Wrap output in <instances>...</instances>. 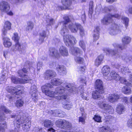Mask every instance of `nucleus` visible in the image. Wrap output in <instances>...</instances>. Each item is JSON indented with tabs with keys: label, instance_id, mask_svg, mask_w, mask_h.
<instances>
[{
	"label": "nucleus",
	"instance_id": "f257e3e1",
	"mask_svg": "<svg viewBox=\"0 0 132 132\" xmlns=\"http://www.w3.org/2000/svg\"><path fill=\"white\" fill-rule=\"evenodd\" d=\"M47 87L52 88V86L50 84H48L46 85L43 86L42 87L43 92L47 96L50 97H55L57 100L63 99L66 101L68 100V98L66 96L61 95L62 93L66 90H68L70 93H75L78 91V89L76 87L74 84L67 83L64 84L63 86L57 88L55 92L46 90Z\"/></svg>",
	"mask_w": 132,
	"mask_h": 132
},
{
	"label": "nucleus",
	"instance_id": "f03ea898",
	"mask_svg": "<svg viewBox=\"0 0 132 132\" xmlns=\"http://www.w3.org/2000/svg\"><path fill=\"white\" fill-rule=\"evenodd\" d=\"M63 19L65 21L60 22L64 25V27L61 29L60 33L63 36L64 41L65 45L68 46H70L76 43L77 40L73 36L67 35L69 31L67 29L66 26L65 25L70 21L69 17L68 16H65L63 17Z\"/></svg>",
	"mask_w": 132,
	"mask_h": 132
},
{
	"label": "nucleus",
	"instance_id": "7ed1b4c3",
	"mask_svg": "<svg viewBox=\"0 0 132 132\" xmlns=\"http://www.w3.org/2000/svg\"><path fill=\"white\" fill-rule=\"evenodd\" d=\"M24 123L22 127L23 130L26 131H29L31 126V122L29 120L28 117L22 112H20L16 120L14 121V127L15 131H18L20 127V125Z\"/></svg>",
	"mask_w": 132,
	"mask_h": 132
},
{
	"label": "nucleus",
	"instance_id": "20e7f679",
	"mask_svg": "<svg viewBox=\"0 0 132 132\" xmlns=\"http://www.w3.org/2000/svg\"><path fill=\"white\" fill-rule=\"evenodd\" d=\"M116 18L118 19L121 18V19L123 21V23L125 24L126 28H127L129 21L128 19L124 16H121L118 14H116L114 15L110 14L108 15L102 19L101 23L103 24L107 25L112 21H113L112 18Z\"/></svg>",
	"mask_w": 132,
	"mask_h": 132
},
{
	"label": "nucleus",
	"instance_id": "39448f33",
	"mask_svg": "<svg viewBox=\"0 0 132 132\" xmlns=\"http://www.w3.org/2000/svg\"><path fill=\"white\" fill-rule=\"evenodd\" d=\"M113 45L115 49L114 50L108 49L106 50V52L111 54L113 56H115L116 58L119 57V55L118 49L122 50L126 48V46L125 44L121 45L117 43H114Z\"/></svg>",
	"mask_w": 132,
	"mask_h": 132
},
{
	"label": "nucleus",
	"instance_id": "423d86ee",
	"mask_svg": "<svg viewBox=\"0 0 132 132\" xmlns=\"http://www.w3.org/2000/svg\"><path fill=\"white\" fill-rule=\"evenodd\" d=\"M71 53L75 56V61L79 64H82L84 61V59L80 57L77 56L79 54H81L82 53V51L80 50V49L77 47H72L70 49Z\"/></svg>",
	"mask_w": 132,
	"mask_h": 132
},
{
	"label": "nucleus",
	"instance_id": "0eeeda50",
	"mask_svg": "<svg viewBox=\"0 0 132 132\" xmlns=\"http://www.w3.org/2000/svg\"><path fill=\"white\" fill-rule=\"evenodd\" d=\"M30 67H32L31 63L29 61H27L24 65V67H25L26 68H23L22 69L18 71V74L19 76L21 77H24V78L26 79L28 77H28L27 75H26L25 73H27L28 72L27 70L28 69H26V68H29V69H30Z\"/></svg>",
	"mask_w": 132,
	"mask_h": 132
},
{
	"label": "nucleus",
	"instance_id": "6e6552de",
	"mask_svg": "<svg viewBox=\"0 0 132 132\" xmlns=\"http://www.w3.org/2000/svg\"><path fill=\"white\" fill-rule=\"evenodd\" d=\"M6 89L9 92L14 95L21 94L22 92L21 87L19 85L16 87L8 86L7 87Z\"/></svg>",
	"mask_w": 132,
	"mask_h": 132
},
{
	"label": "nucleus",
	"instance_id": "1a4fd4ad",
	"mask_svg": "<svg viewBox=\"0 0 132 132\" xmlns=\"http://www.w3.org/2000/svg\"><path fill=\"white\" fill-rule=\"evenodd\" d=\"M55 123L58 126L63 129L70 128L71 126V124L69 121L65 120H59L56 121Z\"/></svg>",
	"mask_w": 132,
	"mask_h": 132
},
{
	"label": "nucleus",
	"instance_id": "9d476101",
	"mask_svg": "<svg viewBox=\"0 0 132 132\" xmlns=\"http://www.w3.org/2000/svg\"><path fill=\"white\" fill-rule=\"evenodd\" d=\"M99 106L105 113L112 114L113 111V109L112 106L107 104L102 103Z\"/></svg>",
	"mask_w": 132,
	"mask_h": 132
},
{
	"label": "nucleus",
	"instance_id": "9b49d317",
	"mask_svg": "<svg viewBox=\"0 0 132 132\" xmlns=\"http://www.w3.org/2000/svg\"><path fill=\"white\" fill-rule=\"evenodd\" d=\"M30 80H31V78L29 77L26 79L25 78H19L14 76H12L11 78L12 82L15 84H17L19 83L24 84L28 83Z\"/></svg>",
	"mask_w": 132,
	"mask_h": 132
},
{
	"label": "nucleus",
	"instance_id": "f8f14e48",
	"mask_svg": "<svg viewBox=\"0 0 132 132\" xmlns=\"http://www.w3.org/2000/svg\"><path fill=\"white\" fill-rule=\"evenodd\" d=\"M0 8L1 10L7 12V14L11 15L13 14L11 12H8L10 9V7L8 3L6 2L2 1L0 3Z\"/></svg>",
	"mask_w": 132,
	"mask_h": 132
},
{
	"label": "nucleus",
	"instance_id": "ddd939ff",
	"mask_svg": "<svg viewBox=\"0 0 132 132\" xmlns=\"http://www.w3.org/2000/svg\"><path fill=\"white\" fill-rule=\"evenodd\" d=\"M120 31L119 27L115 23L111 24L110 28L109 29V33L111 35H114L117 34Z\"/></svg>",
	"mask_w": 132,
	"mask_h": 132
},
{
	"label": "nucleus",
	"instance_id": "4468645a",
	"mask_svg": "<svg viewBox=\"0 0 132 132\" xmlns=\"http://www.w3.org/2000/svg\"><path fill=\"white\" fill-rule=\"evenodd\" d=\"M56 75V73L53 70H49L46 71L44 73V77L46 79L49 80L55 77Z\"/></svg>",
	"mask_w": 132,
	"mask_h": 132
},
{
	"label": "nucleus",
	"instance_id": "2eb2a0df",
	"mask_svg": "<svg viewBox=\"0 0 132 132\" xmlns=\"http://www.w3.org/2000/svg\"><path fill=\"white\" fill-rule=\"evenodd\" d=\"M80 25V24L78 23L73 24L71 23L68 25V28L72 32L76 33L77 32Z\"/></svg>",
	"mask_w": 132,
	"mask_h": 132
},
{
	"label": "nucleus",
	"instance_id": "dca6fc26",
	"mask_svg": "<svg viewBox=\"0 0 132 132\" xmlns=\"http://www.w3.org/2000/svg\"><path fill=\"white\" fill-rule=\"evenodd\" d=\"M37 87L35 85L32 86L31 87L30 92L31 93V97L32 101L36 102L37 100L38 95L36 93Z\"/></svg>",
	"mask_w": 132,
	"mask_h": 132
},
{
	"label": "nucleus",
	"instance_id": "f3484780",
	"mask_svg": "<svg viewBox=\"0 0 132 132\" xmlns=\"http://www.w3.org/2000/svg\"><path fill=\"white\" fill-rule=\"evenodd\" d=\"M25 49L23 45H21L18 42H16V44L13 46L11 48V50L14 51H18L21 52Z\"/></svg>",
	"mask_w": 132,
	"mask_h": 132
},
{
	"label": "nucleus",
	"instance_id": "a211bd4d",
	"mask_svg": "<svg viewBox=\"0 0 132 132\" xmlns=\"http://www.w3.org/2000/svg\"><path fill=\"white\" fill-rule=\"evenodd\" d=\"M120 77L114 71H111L108 77L109 80H114L117 81L120 80Z\"/></svg>",
	"mask_w": 132,
	"mask_h": 132
},
{
	"label": "nucleus",
	"instance_id": "6ab92c4d",
	"mask_svg": "<svg viewBox=\"0 0 132 132\" xmlns=\"http://www.w3.org/2000/svg\"><path fill=\"white\" fill-rule=\"evenodd\" d=\"M102 83V82L101 80L97 79L95 82V85L97 89L101 91V93H104V91Z\"/></svg>",
	"mask_w": 132,
	"mask_h": 132
},
{
	"label": "nucleus",
	"instance_id": "aec40b11",
	"mask_svg": "<svg viewBox=\"0 0 132 132\" xmlns=\"http://www.w3.org/2000/svg\"><path fill=\"white\" fill-rule=\"evenodd\" d=\"M11 29V23L8 21H6L5 23L4 28L2 30V35L5 36L7 31L10 30Z\"/></svg>",
	"mask_w": 132,
	"mask_h": 132
},
{
	"label": "nucleus",
	"instance_id": "412c9836",
	"mask_svg": "<svg viewBox=\"0 0 132 132\" xmlns=\"http://www.w3.org/2000/svg\"><path fill=\"white\" fill-rule=\"evenodd\" d=\"M5 118L4 114L0 115V132H4V127L6 125V122L3 121Z\"/></svg>",
	"mask_w": 132,
	"mask_h": 132
},
{
	"label": "nucleus",
	"instance_id": "4be33fe9",
	"mask_svg": "<svg viewBox=\"0 0 132 132\" xmlns=\"http://www.w3.org/2000/svg\"><path fill=\"white\" fill-rule=\"evenodd\" d=\"M117 11V9L116 7L111 6H109L108 7H105L104 8H102L101 9V11L103 13L108 12V11L112 12H115Z\"/></svg>",
	"mask_w": 132,
	"mask_h": 132
},
{
	"label": "nucleus",
	"instance_id": "5701e85b",
	"mask_svg": "<svg viewBox=\"0 0 132 132\" xmlns=\"http://www.w3.org/2000/svg\"><path fill=\"white\" fill-rule=\"evenodd\" d=\"M56 69L58 73L60 75L65 74L66 72L65 67L63 65H58L56 67Z\"/></svg>",
	"mask_w": 132,
	"mask_h": 132
},
{
	"label": "nucleus",
	"instance_id": "b1692460",
	"mask_svg": "<svg viewBox=\"0 0 132 132\" xmlns=\"http://www.w3.org/2000/svg\"><path fill=\"white\" fill-rule=\"evenodd\" d=\"M61 2L65 9H70L69 7L72 3L71 0H62Z\"/></svg>",
	"mask_w": 132,
	"mask_h": 132
},
{
	"label": "nucleus",
	"instance_id": "393cba45",
	"mask_svg": "<svg viewBox=\"0 0 132 132\" xmlns=\"http://www.w3.org/2000/svg\"><path fill=\"white\" fill-rule=\"evenodd\" d=\"M119 96L117 94H112L110 95L108 98L109 102H113L119 99Z\"/></svg>",
	"mask_w": 132,
	"mask_h": 132
},
{
	"label": "nucleus",
	"instance_id": "a878e982",
	"mask_svg": "<svg viewBox=\"0 0 132 132\" xmlns=\"http://www.w3.org/2000/svg\"><path fill=\"white\" fill-rule=\"evenodd\" d=\"M3 39L4 40V45L6 47H9L10 46L12 43L10 41V39L9 38L6 37L5 36L2 35Z\"/></svg>",
	"mask_w": 132,
	"mask_h": 132
},
{
	"label": "nucleus",
	"instance_id": "bb28decb",
	"mask_svg": "<svg viewBox=\"0 0 132 132\" xmlns=\"http://www.w3.org/2000/svg\"><path fill=\"white\" fill-rule=\"evenodd\" d=\"M103 58V56L102 55L98 56L95 60V65L97 67H98L102 63Z\"/></svg>",
	"mask_w": 132,
	"mask_h": 132
},
{
	"label": "nucleus",
	"instance_id": "cd10ccee",
	"mask_svg": "<svg viewBox=\"0 0 132 132\" xmlns=\"http://www.w3.org/2000/svg\"><path fill=\"white\" fill-rule=\"evenodd\" d=\"M60 54L63 56H67L68 55V52L67 48L64 46H62L59 49Z\"/></svg>",
	"mask_w": 132,
	"mask_h": 132
},
{
	"label": "nucleus",
	"instance_id": "c85d7f7f",
	"mask_svg": "<svg viewBox=\"0 0 132 132\" xmlns=\"http://www.w3.org/2000/svg\"><path fill=\"white\" fill-rule=\"evenodd\" d=\"M50 55V56L56 57L58 55L59 53L57 50L53 48L49 49Z\"/></svg>",
	"mask_w": 132,
	"mask_h": 132
},
{
	"label": "nucleus",
	"instance_id": "c756f323",
	"mask_svg": "<svg viewBox=\"0 0 132 132\" xmlns=\"http://www.w3.org/2000/svg\"><path fill=\"white\" fill-rule=\"evenodd\" d=\"M125 108L124 106L122 104H120L118 105L116 108V111L118 113L121 114L124 112Z\"/></svg>",
	"mask_w": 132,
	"mask_h": 132
},
{
	"label": "nucleus",
	"instance_id": "7c9ffc66",
	"mask_svg": "<svg viewBox=\"0 0 132 132\" xmlns=\"http://www.w3.org/2000/svg\"><path fill=\"white\" fill-rule=\"evenodd\" d=\"M110 72L109 67L107 65L104 66L102 69V73L104 76L107 75Z\"/></svg>",
	"mask_w": 132,
	"mask_h": 132
},
{
	"label": "nucleus",
	"instance_id": "2f4dec72",
	"mask_svg": "<svg viewBox=\"0 0 132 132\" xmlns=\"http://www.w3.org/2000/svg\"><path fill=\"white\" fill-rule=\"evenodd\" d=\"M51 82L53 85L56 86L62 84V81L60 79L55 78L51 80Z\"/></svg>",
	"mask_w": 132,
	"mask_h": 132
},
{
	"label": "nucleus",
	"instance_id": "473e14b6",
	"mask_svg": "<svg viewBox=\"0 0 132 132\" xmlns=\"http://www.w3.org/2000/svg\"><path fill=\"white\" fill-rule=\"evenodd\" d=\"M100 28L98 27H97L94 30L93 37L94 40H97L99 37V32Z\"/></svg>",
	"mask_w": 132,
	"mask_h": 132
},
{
	"label": "nucleus",
	"instance_id": "72a5a7b5",
	"mask_svg": "<svg viewBox=\"0 0 132 132\" xmlns=\"http://www.w3.org/2000/svg\"><path fill=\"white\" fill-rule=\"evenodd\" d=\"M101 91L96 90L93 91L92 93V97L94 99H98L101 96V94H102Z\"/></svg>",
	"mask_w": 132,
	"mask_h": 132
},
{
	"label": "nucleus",
	"instance_id": "f704fd0d",
	"mask_svg": "<svg viewBox=\"0 0 132 132\" xmlns=\"http://www.w3.org/2000/svg\"><path fill=\"white\" fill-rule=\"evenodd\" d=\"M119 80L120 81V82L121 83L126 84L127 86L129 85L130 84L129 82L132 83V74L130 76L129 80L130 81L129 82L127 81L125 79L122 78L121 77L120 79Z\"/></svg>",
	"mask_w": 132,
	"mask_h": 132
},
{
	"label": "nucleus",
	"instance_id": "c9c22d12",
	"mask_svg": "<svg viewBox=\"0 0 132 132\" xmlns=\"http://www.w3.org/2000/svg\"><path fill=\"white\" fill-rule=\"evenodd\" d=\"M51 114V115L54 116L61 117L60 115L62 113V111L58 110H56L54 111H51L49 112Z\"/></svg>",
	"mask_w": 132,
	"mask_h": 132
},
{
	"label": "nucleus",
	"instance_id": "e433bc0d",
	"mask_svg": "<svg viewBox=\"0 0 132 132\" xmlns=\"http://www.w3.org/2000/svg\"><path fill=\"white\" fill-rule=\"evenodd\" d=\"M34 26V24L31 21L28 22L27 23V26L26 28L27 31L31 30Z\"/></svg>",
	"mask_w": 132,
	"mask_h": 132
},
{
	"label": "nucleus",
	"instance_id": "4c0bfd02",
	"mask_svg": "<svg viewBox=\"0 0 132 132\" xmlns=\"http://www.w3.org/2000/svg\"><path fill=\"white\" fill-rule=\"evenodd\" d=\"M131 38L128 36H125L122 39V41L123 44H127L129 43L130 41Z\"/></svg>",
	"mask_w": 132,
	"mask_h": 132
},
{
	"label": "nucleus",
	"instance_id": "58836bf2",
	"mask_svg": "<svg viewBox=\"0 0 132 132\" xmlns=\"http://www.w3.org/2000/svg\"><path fill=\"white\" fill-rule=\"evenodd\" d=\"M122 91L124 94H131V92L130 89L127 86L123 87L122 89Z\"/></svg>",
	"mask_w": 132,
	"mask_h": 132
},
{
	"label": "nucleus",
	"instance_id": "ea45409f",
	"mask_svg": "<svg viewBox=\"0 0 132 132\" xmlns=\"http://www.w3.org/2000/svg\"><path fill=\"white\" fill-rule=\"evenodd\" d=\"M0 111H4L6 113H11V111L10 110L7 109L3 105L0 106Z\"/></svg>",
	"mask_w": 132,
	"mask_h": 132
},
{
	"label": "nucleus",
	"instance_id": "a19ab883",
	"mask_svg": "<svg viewBox=\"0 0 132 132\" xmlns=\"http://www.w3.org/2000/svg\"><path fill=\"white\" fill-rule=\"evenodd\" d=\"M44 123V127H50L53 125L51 121L49 120H45Z\"/></svg>",
	"mask_w": 132,
	"mask_h": 132
},
{
	"label": "nucleus",
	"instance_id": "79ce46f5",
	"mask_svg": "<svg viewBox=\"0 0 132 132\" xmlns=\"http://www.w3.org/2000/svg\"><path fill=\"white\" fill-rule=\"evenodd\" d=\"M93 2L91 1L89 4V14L91 15L93 11Z\"/></svg>",
	"mask_w": 132,
	"mask_h": 132
},
{
	"label": "nucleus",
	"instance_id": "37998d69",
	"mask_svg": "<svg viewBox=\"0 0 132 132\" xmlns=\"http://www.w3.org/2000/svg\"><path fill=\"white\" fill-rule=\"evenodd\" d=\"M23 104V101L20 99L17 100L15 103L16 106L17 108H19L22 106Z\"/></svg>",
	"mask_w": 132,
	"mask_h": 132
},
{
	"label": "nucleus",
	"instance_id": "c03bdc74",
	"mask_svg": "<svg viewBox=\"0 0 132 132\" xmlns=\"http://www.w3.org/2000/svg\"><path fill=\"white\" fill-rule=\"evenodd\" d=\"M99 130L100 132H111L109 129L108 127L104 126L100 128Z\"/></svg>",
	"mask_w": 132,
	"mask_h": 132
},
{
	"label": "nucleus",
	"instance_id": "a18cd8bd",
	"mask_svg": "<svg viewBox=\"0 0 132 132\" xmlns=\"http://www.w3.org/2000/svg\"><path fill=\"white\" fill-rule=\"evenodd\" d=\"M79 31V33L81 37H83L85 35V31L83 27L80 25L78 29Z\"/></svg>",
	"mask_w": 132,
	"mask_h": 132
},
{
	"label": "nucleus",
	"instance_id": "49530a36",
	"mask_svg": "<svg viewBox=\"0 0 132 132\" xmlns=\"http://www.w3.org/2000/svg\"><path fill=\"white\" fill-rule=\"evenodd\" d=\"M79 46L83 49L84 51L86 49V45L85 42L83 40H80L79 42Z\"/></svg>",
	"mask_w": 132,
	"mask_h": 132
},
{
	"label": "nucleus",
	"instance_id": "de8ad7c7",
	"mask_svg": "<svg viewBox=\"0 0 132 132\" xmlns=\"http://www.w3.org/2000/svg\"><path fill=\"white\" fill-rule=\"evenodd\" d=\"M101 118L100 116L98 115H96L95 116L93 119L96 121L97 122H102L101 119Z\"/></svg>",
	"mask_w": 132,
	"mask_h": 132
},
{
	"label": "nucleus",
	"instance_id": "09e8293b",
	"mask_svg": "<svg viewBox=\"0 0 132 132\" xmlns=\"http://www.w3.org/2000/svg\"><path fill=\"white\" fill-rule=\"evenodd\" d=\"M121 71L123 74H124L126 72H130L131 71H130L128 69V68L126 67H123L121 68Z\"/></svg>",
	"mask_w": 132,
	"mask_h": 132
},
{
	"label": "nucleus",
	"instance_id": "8fccbe9b",
	"mask_svg": "<svg viewBox=\"0 0 132 132\" xmlns=\"http://www.w3.org/2000/svg\"><path fill=\"white\" fill-rule=\"evenodd\" d=\"M63 107L64 108L68 110H69L71 108L72 106L71 104L69 102H68L67 104H63Z\"/></svg>",
	"mask_w": 132,
	"mask_h": 132
},
{
	"label": "nucleus",
	"instance_id": "3c124183",
	"mask_svg": "<svg viewBox=\"0 0 132 132\" xmlns=\"http://www.w3.org/2000/svg\"><path fill=\"white\" fill-rule=\"evenodd\" d=\"M42 128L39 127H36L34 128L33 132H42Z\"/></svg>",
	"mask_w": 132,
	"mask_h": 132
},
{
	"label": "nucleus",
	"instance_id": "603ef678",
	"mask_svg": "<svg viewBox=\"0 0 132 132\" xmlns=\"http://www.w3.org/2000/svg\"><path fill=\"white\" fill-rule=\"evenodd\" d=\"M13 38L16 42H18V41L19 39V37L17 33H15L14 34V36L13 37Z\"/></svg>",
	"mask_w": 132,
	"mask_h": 132
},
{
	"label": "nucleus",
	"instance_id": "864d4df0",
	"mask_svg": "<svg viewBox=\"0 0 132 132\" xmlns=\"http://www.w3.org/2000/svg\"><path fill=\"white\" fill-rule=\"evenodd\" d=\"M55 20L53 19H50L47 21L48 25H51L53 24L54 23Z\"/></svg>",
	"mask_w": 132,
	"mask_h": 132
},
{
	"label": "nucleus",
	"instance_id": "5fc2aeb1",
	"mask_svg": "<svg viewBox=\"0 0 132 132\" xmlns=\"http://www.w3.org/2000/svg\"><path fill=\"white\" fill-rule=\"evenodd\" d=\"M86 117V116L84 117L83 116V115H82L81 117H79V122H82V123H84L85 122V119Z\"/></svg>",
	"mask_w": 132,
	"mask_h": 132
},
{
	"label": "nucleus",
	"instance_id": "6e6d98bb",
	"mask_svg": "<svg viewBox=\"0 0 132 132\" xmlns=\"http://www.w3.org/2000/svg\"><path fill=\"white\" fill-rule=\"evenodd\" d=\"M131 116H132V114H131ZM127 125L128 127L132 128V118L128 120L127 123Z\"/></svg>",
	"mask_w": 132,
	"mask_h": 132
},
{
	"label": "nucleus",
	"instance_id": "4d7b16f0",
	"mask_svg": "<svg viewBox=\"0 0 132 132\" xmlns=\"http://www.w3.org/2000/svg\"><path fill=\"white\" fill-rule=\"evenodd\" d=\"M82 16L81 18L82 20L84 21L86 19V16L85 15V12L84 10H83L81 12Z\"/></svg>",
	"mask_w": 132,
	"mask_h": 132
},
{
	"label": "nucleus",
	"instance_id": "13d9d810",
	"mask_svg": "<svg viewBox=\"0 0 132 132\" xmlns=\"http://www.w3.org/2000/svg\"><path fill=\"white\" fill-rule=\"evenodd\" d=\"M39 35L42 37H44L45 38L47 37L46 32L44 30L42 31L39 34Z\"/></svg>",
	"mask_w": 132,
	"mask_h": 132
},
{
	"label": "nucleus",
	"instance_id": "bf43d9fd",
	"mask_svg": "<svg viewBox=\"0 0 132 132\" xmlns=\"http://www.w3.org/2000/svg\"><path fill=\"white\" fill-rule=\"evenodd\" d=\"M85 70V67H81L79 68V71L80 73H82L84 72Z\"/></svg>",
	"mask_w": 132,
	"mask_h": 132
},
{
	"label": "nucleus",
	"instance_id": "052dcab7",
	"mask_svg": "<svg viewBox=\"0 0 132 132\" xmlns=\"http://www.w3.org/2000/svg\"><path fill=\"white\" fill-rule=\"evenodd\" d=\"M5 79V76L4 75H2L0 77V83H3V81H4Z\"/></svg>",
	"mask_w": 132,
	"mask_h": 132
},
{
	"label": "nucleus",
	"instance_id": "680f3d73",
	"mask_svg": "<svg viewBox=\"0 0 132 132\" xmlns=\"http://www.w3.org/2000/svg\"><path fill=\"white\" fill-rule=\"evenodd\" d=\"M22 112V111H21L19 112V113H18V115H15V114H13L11 115V117L12 118H15L16 119L14 121H14L16 120V118H17L19 115L20 113V112Z\"/></svg>",
	"mask_w": 132,
	"mask_h": 132
},
{
	"label": "nucleus",
	"instance_id": "e2e57ef3",
	"mask_svg": "<svg viewBox=\"0 0 132 132\" xmlns=\"http://www.w3.org/2000/svg\"><path fill=\"white\" fill-rule=\"evenodd\" d=\"M125 60L127 62L132 61V56H127L125 59Z\"/></svg>",
	"mask_w": 132,
	"mask_h": 132
},
{
	"label": "nucleus",
	"instance_id": "0e129e2a",
	"mask_svg": "<svg viewBox=\"0 0 132 132\" xmlns=\"http://www.w3.org/2000/svg\"><path fill=\"white\" fill-rule=\"evenodd\" d=\"M43 65L42 63L41 62H38L37 64V68L38 70H39L40 67H42Z\"/></svg>",
	"mask_w": 132,
	"mask_h": 132
},
{
	"label": "nucleus",
	"instance_id": "69168bd1",
	"mask_svg": "<svg viewBox=\"0 0 132 132\" xmlns=\"http://www.w3.org/2000/svg\"><path fill=\"white\" fill-rule=\"evenodd\" d=\"M80 111L81 112L82 115H83V116L84 117L86 116V114L84 112V109L83 108H81L80 109Z\"/></svg>",
	"mask_w": 132,
	"mask_h": 132
},
{
	"label": "nucleus",
	"instance_id": "338daca9",
	"mask_svg": "<svg viewBox=\"0 0 132 132\" xmlns=\"http://www.w3.org/2000/svg\"><path fill=\"white\" fill-rule=\"evenodd\" d=\"M126 12H128L129 13L132 14V6L130 7L129 8L126 10Z\"/></svg>",
	"mask_w": 132,
	"mask_h": 132
},
{
	"label": "nucleus",
	"instance_id": "774afa93",
	"mask_svg": "<svg viewBox=\"0 0 132 132\" xmlns=\"http://www.w3.org/2000/svg\"><path fill=\"white\" fill-rule=\"evenodd\" d=\"M123 102L127 104L128 103V98L126 97H124L123 98Z\"/></svg>",
	"mask_w": 132,
	"mask_h": 132
}]
</instances>
